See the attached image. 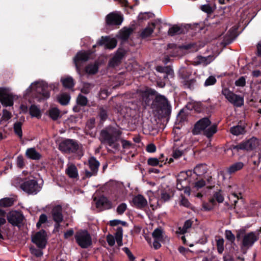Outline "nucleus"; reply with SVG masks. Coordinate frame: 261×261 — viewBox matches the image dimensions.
<instances>
[{"label":"nucleus","mask_w":261,"mask_h":261,"mask_svg":"<svg viewBox=\"0 0 261 261\" xmlns=\"http://www.w3.org/2000/svg\"><path fill=\"white\" fill-rule=\"evenodd\" d=\"M153 14L150 12H144L141 13L138 15V19L139 20H147L149 18L152 17L153 16Z\"/></svg>","instance_id":"8fccbe9b"},{"label":"nucleus","mask_w":261,"mask_h":261,"mask_svg":"<svg viewBox=\"0 0 261 261\" xmlns=\"http://www.w3.org/2000/svg\"><path fill=\"white\" fill-rule=\"evenodd\" d=\"M95 119H90L86 123V129H88L89 130H91L94 128L95 127Z\"/></svg>","instance_id":"69168bd1"},{"label":"nucleus","mask_w":261,"mask_h":261,"mask_svg":"<svg viewBox=\"0 0 261 261\" xmlns=\"http://www.w3.org/2000/svg\"><path fill=\"white\" fill-rule=\"evenodd\" d=\"M192 225V222L190 220H187L184 224V226L178 227L176 230L178 234H183L187 231L188 229L190 228Z\"/></svg>","instance_id":"2f4dec72"},{"label":"nucleus","mask_w":261,"mask_h":261,"mask_svg":"<svg viewBox=\"0 0 261 261\" xmlns=\"http://www.w3.org/2000/svg\"><path fill=\"white\" fill-rule=\"evenodd\" d=\"M47 220V218L46 215L41 214L39 217V219L37 222L36 226L38 228H39L42 224L45 223Z\"/></svg>","instance_id":"13d9d810"},{"label":"nucleus","mask_w":261,"mask_h":261,"mask_svg":"<svg viewBox=\"0 0 261 261\" xmlns=\"http://www.w3.org/2000/svg\"><path fill=\"white\" fill-rule=\"evenodd\" d=\"M15 95L8 88H0V101L4 107H11L13 105Z\"/></svg>","instance_id":"423d86ee"},{"label":"nucleus","mask_w":261,"mask_h":261,"mask_svg":"<svg viewBox=\"0 0 261 261\" xmlns=\"http://www.w3.org/2000/svg\"><path fill=\"white\" fill-rule=\"evenodd\" d=\"M214 199H216L219 203H222L224 201V196L221 191H219L214 194Z\"/></svg>","instance_id":"3c124183"},{"label":"nucleus","mask_w":261,"mask_h":261,"mask_svg":"<svg viewBox=\"0 0 261 261\" xmlns=\"http://www.w3.org/2000/svg\"><path fill=\"white\" fill-rule=\"evenodd\" d=\"M70 99V96L67 93H61L57 97L58 102L62 105H67Z\"/></svg>","instance_id":"7c9ffc66"},{"label":"nucleus","mask_w":261,"mask_h":261,"mask_svg":"<svg viewBox=\"0 0 261 261\" xmlns=\"http://www.w3.org/2000/svg\"><path fill=\"white\" fill-rule=\"evenodd\" d=\"M126 207L127 205L125 203H121L117 207V212L119 214H122L125 211Z\"/></svg>","instance_id":"0e129e2a"},{"label":"nucleus","mask_w":261,"mask_h":261,"mask_svg":"<svg viewBox=\"0 0 261 261\" xmlns=\"http://www.w3.org/2000/svg\"><path fill=\"white\" fill-rule=\"evenodd\" d=\"M61 82L64 87L67 88H72L74 85L73 79L70 76L62 78Z\"/></svg>","instance_id":"c9c22d12"},{"label":"nucleus","mask_w":261,"mask_h":261,"mask_svg":"<svg viewBox=\"0 0 261 261\" xmlns=\"http://www.w3.org/2000/svg\"><path fill=\"white\" fill-rule=\"evenodd\" d=\"M21 189L29 194H36L41 189L36 180L29 179L23 182Z\"/></svg>","instance_id":"0eeeda50"},{"label":"nucleus","mask_w":261,"mask_h":261,"mask_svg":"<svg viewBox=\"0 0 261 261\" xmlns=\"http://www.w3.org/2000/svg\"><path fill=\"white\" fill-rule=\"evenodd\" d=\"M78 148L77 143L71 139L63 141L59 145V149L65 153L74 152L78 149Z\"/></svg>","instance_id":"6e6552de"},{"label":"nucleus","mask_w":261,"mask_h":261,"mask_svg":"<svg viewBox=\"0 0 261 261\" xmlns=\"http://www.w3.org/2000/svg\"><path fill=\"white\" fill-rule=\"evenodd\" d=\"M244 127L241 126L237 125L230 128V133L236 136H238L242 134L244 132Z\"/></svg>","instance_id":"a18cd8bd"},{"label":"nucleus","mask_w":261,"mask_h":261,"mask_svg":"<svg viewBox=\"0 0 261 261\" xmlns=\"http://www.w3.org/2000/svg\"><path fill=\"white\" fill-rule=\"evenodd\" d=\"M77 244L82 248H87L92 244L90 234L86 230H80L75 234Z\"/></svg>","instance_id":"7ed1b4c3"},{"label":"nucleus","mask_w":261,"mask_h":261,"mask_svg":"<svg viewBox=\"0 0 261 261\" xmlns=\"http://www.w3.org/2000/svg\"><path fill=\"white\" fill-rule=\"evenodd\" d=\"M88 100L87 98L82 95H79L77 98V104L84 106H86Z\"/></svg>","instance_id":"603ef678"},{"label":"nucleus","mask_w":261,"mask_h":261,"mask_svg":"<svg viewBox=\"0 0 261 261\" xmlns=\"http://www.w3.org/2000/svg\"><path fill=\"white\" fill-rule=\"evenodd\" d=\"M228 192L230 194L228 196L229 199L237 206L238 200L241 197V192L239 190L238 186L236 185L228 186Z\"/></svg>","instance_id":"4468645a"},{"label":"nucleus","mask_w":261,"mask_h":261,"mask_svg":"<svg viewBox=\"0 0 261 261\" xmlns=\"http://www.w3.org/2000/svg\"><path fill=\"white\" fill-rule=\"evenodd\" d=\"M211 124V121L207 118H203L199 120L195 125L193 129L194 135H198L202 130H205Z\"/></svg>","instance_id":"ddd939ff"},{"label":"nucleus","mask_w":261,"mask_h":261,"mask_svg":"<svg viewBox=\"0 0 261 261\" xmlns=\"http://www.w3.org/2000/svg\"><path fill=\"white\" fill-rule=\"evenodd\" d=\"M65 173L71 178H76L79 177L78 170L75 165L73 164H67Z\"/></svg>","instance_id":"5701e85b"},{"label":"nucleus","mask_w":261,"mask_h":261,"mask_svg":"<svg viewBox=\"0 0 261 261\" xmlns=\"http://www.w3.org/2000/svg\"><path fill=\"white\" fill-rule=\"evenodd\" d=\"M191 75V72L189 69H183L181 71L182 82L188 88H192L195 82L194 79L190 77Z\"/></svg>","instance_id":"dca6fc26"},{"label":"nucleus","mask_w":261,"mask_h":261,"mask_svg":"<svg viewBox=\"0 0 261 261\" xmlns=\"http://www.w3.org/2000/svg\"><path fill=\"white\" fill-rule=\"evenodd\" d=\"M205 185V182L203 179H200L195 182L193 186L192 187V191H195L202 188Z\"/></svg>","instance_id":"49530a36"},{"label":"nucleus","mask_w":261,"mask_h":261,"mask_svg":"<svg viewBox=\"0 0 261 261\" xmlns=\"http://www.w3.org/2000/svg\"><path fill=\"white\" fill-rule=\"evenodd\" d=\"M244 166V164L242 162H236L231 165H230L226 169V172L229 174L231 175L234 174L237 172L241 170L243 168Z\"/></svg>","instance_id":"b1692460"},{"label":"nucleus","mask_w":261,"mask_h":261,"mask_svg":"<svg viewBox=\"0 0 261 261\" xmlns=\"http://www.w3.org/2000/svg\"><path fill=\"white\" fill-rule=\"evenodd\" d=\"M122 234L123 231L122 227H118L116 229L114 238L119 246L122 245Z\"/></svg>","instance_id":"473e14b6"},{"label":"nucleus","mask_w":261,"mask_h":261,"mask_svg":"<svg viewBox=\"0 0 261 261\" xmlns=\"http://www.w3.org/2000/svg\"><path fill=\"white\" fill-rule=\"evenodd\" d=\"M155 23L152 22L149 24L148 25L142 30L140 34V36L142 38H145L149 37L153 33L155 28Z\"/></svg>","instance_id":"c85d7f7f"},{"label":"nucleus","mask_w":261,"mask_h":261,"mask_svg":"<svg viewBox=\"0 0 261 261\" xmlns=\"http://www.w3.org/2000/svg\"><path fill=\"white\" fill-rule=\"evenodd\" d=\"M93 87V85L90 84L85 83L84 87L82 88L81 91L86 94L88 93Z\"/></svg>","instance_id":"680f3d73"},{"label":"nucleus","mask_w":261,"mask_h":261,"mask_svg":"<svg viewBox=\"0 0 261 261\" xmlns=\"http://www.w3.org/2000/svg\"><path fill=\"white\" fill-rule=\"evenodd\" d=\"M216 82V79L215 76H210L205 81L204 85L205 86H208L213 85Z\"/></svg>","instance_id":"052dcab7"},{"label":"nucleus","mask_w":261,"mask_h":261,"mask_svg":"<svg viewBox=\"0 0 261 261\" xmlns=\"http://www.w3.org/2000/svg\"><path fill=\"white\" fill-rule=\"evenodd\" d=\"M235 85L238 87H243L246 85V78L245 76H241L235 81Z\"/></svg>","instance_id":"4d7b16f0"},{"label":"nucleus","mask_w":261,"mask_h":261,"mask_svg":"<svg viewBox=\"0 0 261 261\" xmlns=\"http://www.w3.org/2000/svg\"><path fill=\"white\" fill-rule=\"evenodd\" d=\"M259 232H250L245 234L243 238L242 245L243 247L249 248L251 247L253 244L258 239Z\"/></svg>","instance_id":"f8f14e48"},{"label":"nucleus","mask_w":261,"mask_h":261,"mask_svg":"<svg viewBox=\"0 0 261 261\" xmlns=\"http://www.w3.org/2000/svg\"><path fill=\"white\" fill-rule=\"evenodd\" d=\"M120 129L114 127H109L100 133V141L110 147L117 149L119 147L118 141L121 134Z\"/></svg>","instance_id":"f257e3e1"},{"label":"nucleus","mask_w":261,"mask_h":261,"mask_svg":"<svg viewBox=\"0 0 261 261\" xmlns=\"http://www.w3.org/2000/svg\"><path fill=\"white\" fill-rule=\"evenodd\" d=\"M152 237L154 239L157 240H163V230L161 228H157L152 232Z\"/></svg>","instance_id":"79ce46f5"},{"label":"nucleus","mask_w":261,"mask_h":261,"mask_svg":"<svg viewBox=\"0 0 261 261\" xmlns=\"http://www.w3.org/2000/svg\"><path fill=\"white\" fill-rule=\"evenodd\" d=\"M89 59V55L85 51H80L74 58V63L76 66L77 72L79 74L80 73V62L87 61Z\"/></svg>","instance_id":"f3484780"},{"label":"nucleus","mask_w":261,"mask_h":261,"mask_svg":"<svg viewBox=\"0 0 261 261\" xmlns=\"http://www.w3.org/2000/svg\"><path fill=\"white\" fill-rule=\"evenodd\" d=\"M32 241L39 248L41 249L44 248L47 242L46 232L43 230L37 232L32 238Z\"/></svg>","instance_id":"9d476101"},{"label":"nucleus","mask_w":261,"mask_h":261,"mask_svg":"<svg viewBox=\"0 0 261 261\" xmlns=\"http://www.w3.org/2000/svg\"><path fill=\"white\" fill-rule=\"evenodd\" d=\"M98 69V64L97 62H95L94 64H89L86 67V72L88 74H95L96 73Z\"/></svg>","instance_id":"4c0bfd02"},{"label":"nucleus","mask_w":261,"mask_h":261,"mask_svg":"<svg viewBox=\"0 0 261 261\" xmlns=\"http://www.w3.org/2000/svg\"><path fill=\"white\" fill-rule=\"evenodd\" d=\"M14 203V200L11 198H5L0 200V206L8 207Z\"/></svg>","instance_id":"37998d69"},{"label":"nucleus","mask_w":261,"mask_h":261,"mask_svg":"<svg viewBox=\"0 0 261 261\" xmlns=\"http://www.w3.org/2000/svg\"><path fill=\"white\" fill-rule=\"evenodd\" d=\"M224 240L219 239L217 241V247L219 253H222L224 250Z\"/></svg>","instance_id":"864d4df0"},{"label":"nucleus","mask_w":261,"mask_h":261,"mask_svg":"<svg viewBox=\"0 0 261 261\" xmlns=\"http://www.w3.org/2000/svg\"><path fill=\"white\" fill-rule=\"evenodd\" d=\"M25 155L28 158L33 160H39L41 157L40 153L37 151L35 148H28L26 150Z\"/></svg>","instance_id":"cd10ccee"},{"label":"nucleus","mask_w":261,"mask_h":261,"mask_svg":"<svg viewBox=\"0 0 261 261\" xmlns=\"http://www.w3.org/2000/svg\"><path fill=\"white\" fill-rule=\"evenodd\" d=\"M14 129L15 134L17 135L19 137L21 138L22 136L21 123L20 122L15 123L14 125Z\"/></svg>","instance_id":"09e8293b"},{"label":"nucleus","mask_w":261,"mask_h":261,"mask_svg":"<svg viewBox=\"0 0 261 261\" xmlns=\"http://www.w3.org/2000/svg\"><path fill=\"white\" fill-rule=\"evenodd\" d=\"M216 204V201L214 198H211L207 202H203L202 208L205 211L212 210Z\"/></svg>","instance_id":"ea45409f"},{"label":"nucleus","mask_w":261,"mask_h":261,"mask_svg":"<svg viewBox=\"0 0 261 261\" xmlns=\"http://www.w3.org/2000/svg\"><path fill=\"white\" fill-rule=\"evenodd\" d=\"M96 207L100 210L110 209L112 207V203L107 197L101 196L96 202Z\"/></svg>","instance_id":"6ab92c4d"},{"label":"nucleus","mask_w":261,"mask_h":261,"mask_svg":"<svg viewBox=\"0 0 261 261\" xmlns=\"http://www.w3.org/2000/svg\"><path fill=\"white\" fill-rule=\"evenodd\" d=\"M30 114L32 117L40 118L41 112L40 109L35 105H32L30 108Z\"/></svg>","instance_id":"72a5a7b5"},{"label":"nucleus","mask_w":261,"mask_h":261,"mask_svg":"<svg viewBox=\"0 0 261 261\" xmlns=\"http://www.w3.org/2000/svg\"><path fill=\"white\" fill-rule=\"evenodd\" d=\"M132 32L133 30L131 28H123L120 32L119 37L121 39L125 40L127 39Z\"/></svg>","instance_id":"e433bc0d"},{"label":"nucleus","mask_w":261,"mask_h":261,"mask_svg":"<svg viewBox=\"0 0 261 261\" xmlns=\"http://www.w3.org/2000/svg\"><path fill=\"white\" fill-rule=\"evenodd\" d=\"M217 132V126L216 125H212L207 128L204 131V134L208 138L212 137Z\"/></svg>","instance_id":"a19ab883"},{"label":"nucleus","mask_w":261,"mask_h":261,"mask_svg":"<svg viewBox=\"0 0 261 261\" xmlns=\"http://www.w3.org/2000/svg\"><path fill=\"white\" fill-rule=\"evenodd\" d=\"M182 33V29L178 25H173L169 29L168 34L170 36L178 35Z\"/></svg>","instance_id":"58836bf2"},{"label":"nucleus","mask_w":261,"mask_h":261,"mask_svg":"<svg viewBox=\"0 0 261 261\" xmlns=\"http://www.w3.org/2000/svg\"><path fill=\"white\" fill-rule=\"evenodd\" d=\"M12 115L10 112H9L7 110H3V113L2 116V118L4 120L8 121L11 118Z\"/></svg>","instance_id":"774afa93"},{"label":"nucleus","mask_w":261,"mask_h":261,"mask_svg":"<svg viewBox=\"0 0 261 261\" xmlns=\"http://www.w3.org/2000/svg\"><path fill=\"white\" fill-rule=\"evenodd\" d=\"M260 145V141L255 137L245 140L242 143L234 146L233 149L251 150L256 149Z\"/></svg>","instance_id":"39448f33"},{"label":"nucleus","mask_w":261,"mask_h":261,"mask_svg":"<svg viewBox=\"0 0 261 261\" xmlns=\"http://www.w3.org/2000/svg\"><path fill=\"white\" fill-rule=\"evenodd\" d=\"M99 44L104 45L107 48L113 49L116 46L117 40L114 38H111L108 36L102 37L99 41Z\"/></svg>","instance_id":"a211bd4d"},{"label":"nucleus","mask_w":261,"mask_h":261,"mask_svg":"<svg viewBox=\"0 0 261 261\" xmlns=\"http://www.w3.org/2000/svg\"><path fill=\"white\" fill-rule=\"evenodd\" d=\"M133 202L134 205L139 208H142L147 205V200L141 195H138L134 197Z\"/></svg>","instance_id":"a878e982"},{"label":"nucleus","mask_w":261,"mask_h":261,"mask_svg":"<svg viewBox=\"0 0 261 261\" xmlns=\"http://www.w3.org/2000/svg\"><path fill=\"white\" fill-rule=\"evenodd\" d=\"M222 93L225 98L233 106L240 107L244 104V97L234 94L227 88H223Z\"/></svg>","instance_id":"20e7f679"},{"label":"nucleus","mask_w":261,"mask_h":261,"mask_svg":"<svg viewBox=\"0 0 261 261\" xmlns=\"http://www.w3.org/2000/svg\"><path fill=\"white\" fill-rule=\"evenodd\" d=\"M214 60L213 56H207L206 57L202 56L197 57L194 61V63L195 65H202L203 66H206L210 63H211Z\"/></svg>","instance_id":"393cba45"},{"label":"nucleus","mask_w":261,"mask_h":261,"mask_svg":"<svg viewBox=\"0 0 261 261\" xmlns=\"http://www.w3.org/2000/svg\"><path fill=\"white\" fill-rule=\"evenodd\" d=\"M226 238L231 242H233L235 240V237L232 233L231 230H226L225 232Z\"/></svg>","instance_id":"bf43d9fd"},{"label":"nucleus","mask_w":261,"mask_h":261,"mask_svg":"<svg viewBox=\"0 0 261 261\" xmlns=\"http://www.w3.org/2000/svg\"><path fill=\"white\" fill-rule=\"evenodd\" d=\"M124 56L122 50H118L113 58L110 60L109 65L112 67L117 66L120 62Z\"/></svg>","instance_id":"bb28decb"},{"label":"nucleus","mask_w":261,"mask_h":261,"mask_svg":"<svg viewBox=\"0 0 261 261\" xmlns=\"http://www.w3.org/2000/svg\"><path fill=\"white\" fill-rule=\"evenodd\" d=\"M168 105V101L166 98L161 95H157L153 102V106H156L159 109H162L165 108Z\"/></svg>","instance_id":"4be33fe9"},{"label":"nucleus","mask_w":261,"mask_h":261,"mask_svg":"<svg viewBox=\"0 0 261 261\" xmlns=\"http://www.w3.org/2000/svg\"><path fill=\"white\" fill-rule=\"evenodd\" d=\"M60 112L57 108H51L49 111V115L53 120H57L60 116Z\"/></svg>","instance_id":"c03bdc74"},{"label":"nucleus","mask_w":261,"mask_h":261,"mask_svg":"<svg viewBox=\"0 0 261 261\" xmlns=\"http://www.w3.org/2000/svg\"><path fill=\"white\" fill-rule=\"evenodd\" d=\"M51 85L48 86L44 81L33 83L26 90V94L32 92L38 98V100L46 99L50 96L49 91L52 89Z\"/></svg>","instance_id":"f03ea898"},{"label":"nucleus","mask_w":261,"mask_h":261,"mask_svg":"<svg viewBox=\"0 0 261 261\" xmlns=\"http://www.w3.org/2000/svg\"><path fill=\"white\" fill-rule=\"evenodd\" d=\"M31 253L35 255L37 257H40L42 255L43 252L41 249H36L35 248L31 247L30 248Z\"/></svg>","instance_id":"e2e57ef3"},{"label":"nucleus","mask_w":261,"mask_h":261,"mask_svg":"<svg viewBox=\"0 0 261 261\" xmlns=\"http://www.w3.org/2000/svg\"><path fill=\"white\" fill-rule=\"evenodd\" d=\"M52 216L56 222H61L63 219L62 206L59 205L55 206L52 210Z\"/></svg>","instance_id":"412c9836"},{"label":"nucleus","mask_w":261,"mask_h":261,"mask_svg":"<svg viewBox=\"0 0 261 261\" xmlns=\"http://www.w3.org/2000/svg\"><path fill=\"white\" fill-rule=\"evenodd\" d=\"M164 160L159 158V159L155 158H150L148 159L147 163L148 165L152 166L159 165L160 167H162L164 164ZM165 163H164L165 164Z\"/></svg>","instance_id":"f704fd0d"},{"label":"nucleus","mask_w":261,"mask_h":261,"mask_svg":"<svg viewBox=\"0 0 261 261\" xmlns=\"http://www.w3.org/2000/svg\"><path fill=\"white\" fill-rule=\"evenodd\" d=\"M140 94L142 96V101H144V102L147 105L150 101L149 92L148 91H143Z\"/></svg>","instance_id":"6e6d98bb"},{"label":"nucleus","mask_w":261,"mask_h":261,"mask_svg":"<svg viewBox=\"0 0 261 261\" xmlns=\"http://www.w3.org/2000/svg\"><path fill=\"white\" fill-rule=\"evenodd\" d=\"M122 21V16L118 12H111L106 17V22L108 25H120Z\"/></svg>","instance_id":"1a4fd4ad"},{"label":"nucleus","mask_w":261,"mask_h":261,"mask_svg":"<svg viewBox=\"0 0 261 261\" xmlns=\"http://www.w3.org/2000/svg\"><path fill=\"white\" fill-rule=\"evenodd\" d=\"M191 171L181 172L177 176V182H184L186 181L189 176V173H191Z\"/></svg>","instance_id":"de8ad7c7"},{"label":"nucleus","mask_w":261,"mask_h":261,"mask_svg":"<svg viewBox=\"0 0 261 261\" xmlns=\"http://www.w3.org/2000/svg\"><path fill=\"white\" fill-rule=\"evenodd\" d=\"M17 165L19 168H22L24 165V160L21 155H19L17 158L16 160Z\"/></svg>","instance_id":"338daca9"},{"label":"nucleus","mask_w":261,"mask_h":261,"mask_svg":"<svg viewBox=\"0 0 261 261\" xmlns=\"http://www.w3.org/2000/svg\"><path fill=\"white\" fill-rule=\"evenodd\" d=\"M207 170L206 166L205 164L197 165L194 169V173L197 176H200L204 174Z\"/></svg>","instance_id":"c756f323"},{"label":"nucleus","mask_w":261,"mask_h":261,"mask_svg":"<svg viewBox=\"0 0 261 261\" xmlns=\"http://www.w3.org/2000/svg\"><path fill=\"white\" fill-rule=\"evenodd\" d=\"M140 94L142 96V101H144V102L147 105L150 101L149 92L148 91H143Z\"/></svg>","instance_id":"5fc2aeb1"},{"label":"nucleus","mask_w":261,"mask_h":261,"mask_svg":"<svg viewBox=\"0 0 261 261\" xmlns=\"http://www.w3.org/2000/svg\"><path fill=\"white\" fill-rule=\"evenodd\" d=\"M7 219L12 225L19 226L23 221V216L19 212L12 211L8 214Z\"/></svg>","instance_id":"9b49d317"},{"label":"nucleus","mask_w":261,"mask_h":261,"mask_svg":"<svg viewBox=\"0 0 261 261\" xmlns=\"http://www.w3.org/2000/svg\"><path fill=\"white\" fill-rule=\"evenodd\" d=\"M88 164L91 171L86 170L85 171V174L87 177H90L96 174L99 166V163L95 158L91 157L88 160Z\"/></svg>","instance_id":"2eb2a0df"},{"label":"nucleus","mask_w":261,"mask_h":261,"mask_svg":"<svg viewBox=\"0 0 261 261\" xmlns=\"http://www.w3.org/2000/svg\"><path fill=\"white\" fill-rule=\"evenodd\" d=\"M247 211L251 216L261 217V205L256 201L251 202L247 207Z\"/></svg>","instance_id":"aec40b11"}]
</instances>
